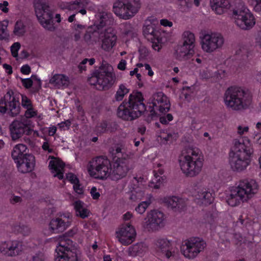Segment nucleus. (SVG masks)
<instances>
[{"mask_svg": "<svg viewBox=\"0 0 261 261\" xmlns=\"http://www.w3.org/2000/svg\"><path fill=\"white\" fill-rule=\"evenodd\" d=\"M149 107L156 114L166 113L170 108L168 98L162 92L154 94L149 99Z\"/></svg>", "mask_w": 261, "mask_h": 261, "instance_id": "18", "label": "nucleus"}, {"mask_svg": "<svg viewBox=\"0 0 261 261\" xmlns=\"http://www.w3.org/2000/svg\"><path fill=\"white\" fill-rule=\"evenodd\" d=\"M71 218L69 213L61 214L53 218L49 223V230L55 233L63 232L70 226Z\"/></svg>", "mask_w": 261, "mask_h": 261, "instance_id": "19", "label": "nucleus"}, {"mask_svg": "<svg viewBox=\"0 0 261 261\" xmlns=\"http://www.w3.org/2000/svg\"><path fill=\"white\" fill-rule=\"evenodd\" d=\"M173 120V116L171 114H168L166 116L160 117V120L161 123L166 124Z\"/></svg>", "mask_w": 261, "mask_h": 261, "instance_id": "58", "label": "nucleus"}, {"mask_svg": "<svg viewBox=\"0 0 261 261\" xmlns=\"http://www.w3.org/2000/svg\"><path fill=\"white\" fill-rule=\"evenodd\" d=\"M222 35L216 32L203 33L200 36V45L202 50L206 54H212L221 49L224 45Z\"/></svg>", "mask_w": 261, "mask_h": 261, "instance_id": "9", "label": "nucleus"}, {"mask_svg": "<svg viewBox=\"0 0 261 261\" xmlns=\"http://www.w3.org/2000/svg\"><path fill=\"white\" fill-rule=\"evenodd\" d=\"M181 44L195 48L196 37L195 34L190 31H184L181 35Z\"/></svg>", "mask_w": 261, "mask_h": 261, "instance_id": "37", "label": "nucleus"}, {"mask_svg": "<svg viewBox=\"0 0 261 261\" xmlns=\"http://www.w3.org/2000/svg\"><path fill=\"white\" fill-rule=\"evenodd\" d=\"M165 216L164 213L156 210L149 211L143 222V226L148 231L159 229L164 225Z\"/></svg>", "mask_w": 261, "mask_h": 261, "instance_id": "16", "label": "nucleus"}, {"mask_svg": "<svg viewBox=\"0 0 261 261\" xmlns=\"http://www.w3.org/2000/svg\"><path fill=\"white\" fill-rule=\"evenodd\" d=\"M140 7V0H118L114 4L113 11L120 18L127 20L137 14Z\"/></svg>", "mask_w": 261, "mask_h": 261, "instance_id": "11", "label": "nucleus"}, {"mask_svg": "<svg viewBox=\"0 0 261 261\" xmlns=\"http://www.w3.org/2000/svg\"><path fill=\"white\" fill-rule=\"evenodd\" d=\"M8 247V241L0 243V251L4 254L6 255Z\"/></svg>", "mask_w": 261, "mask_h": 261, "instance_id": "61", "label": "nucleus"}, {"mask_svg": "<svg viewBox=\"0 0 261 261\" xmlns=\"http://www.w3.org/2000/svg\"><path fill=\"white\" fill-rule=\"evenodd\" d=\"M89 3L90 0H75L73 2L66 3L64 6H61V8L71 11L75 10L82 15H85L87 12L85 8Z\"/></svg>", "mask_w": 261, "mask_h": 261, "instance_id": "29", "label": "nucleus"}, {"mask_svg": "<svg viewBox=\"0 0 261 261\" xmlns=\"http://www.w3.org/2000/svg\"><path fill=\"white\" fill-rule=\"evenodd\" d=\"M136 231L133 225L129 223L119 226L116 230L115 236L119 243L123 245H128L135 241Z\"/></svg>", "mask_w": 261, "mask_h": 261, "instance_id": "17", "label": "nucleus"}, {"mask_svg": "<svg viewBox=\"0 0 261 261\" xmlns=\"http://www.w3.org/2000/svg\"><path fill=\"white\" fill-rule=\"evenodd\" d=\"M232 18L237 27L243 31L251 30L256 23L254 14L242 0H233Z\"/></svg>", "mask_w": 261, "mask_h": 261, "instance_id": "5", "label": "nucleus"}, {"mask_svg": "<svg viewBox=\"0 0 261 261\" xmlns=\"http://www.w3.org/2000/svg\"><path fill=\"white\" fill-rule=\"evenodd\" d=\"M35 76L32 75L30 78L22 79L20 78V80L22 85L27 89L31 87L33 83V79H35Z\"/></svg>", "mask_w": 261, "mask_h": 261, "instance_id": "50", "label": "nucleus"}, {"mask_svg": "<svg viewBox=\"0 0 261 261\" xmlns=\"http://www.w3.org/2000/svg\"><path fill=\"white\" fill-rule=\"evenodd\" d=\"M27 150V147L23 144L20 143L16 145L11 152V155L14 162L20 160L28 154L25 153Z\"/></svg>", "mask_w": 261, "mask_h": 261, "instance_id": "35", "label": "nucleus"}, {"mask_svg": "<svg viewBox=\"0 0 261 261\" xmlns=\"http://www.w3.org/2000/svg\"><path fill=\"white\" fill-rule=\"evenodd\" d=\"M115 79L113 67L108 64H102L89 79V83L95 86L98 90H107L114 84Z\"/></svg>", "mask_w": 261, "mask_h": 261, "instance_id": "8", "label": "nucleus"}, {"mask_svg": "<svg viewBox=\"0 0 261 261\" xmlns=\"http://www.w3.org/2000/svg\"><path fill=\"white\" fill-rule=\"evenodd\" d=\"M127 255L133 257H143L149 252V248L147 244L143 242L137 243L130 246L127 251Z\"/></svg>", "mask_w": 261, "mask_h": 261, "instance_id": "26", "label": "nucleus"}, {"mask_svg": "<svg viewBox=\"0 0 261 261\" xmlns=\"http://www.w3.org/2000/svg\"><path fill=\"white\" fill-rule=\"evenodd\" d=\"M22 250L21 243L16 240L8 241L6 255L14 256L18 255Z\"/></svg>", "mask_w": 261, "mask_h": 261, "instance_id": "36", "label": "nucleus"}, {"mask_svg": "<svg viewBox=\"0 0 261 261\" xmlns=\"http://www.w3.org/2000/svg\"><path fill=\"white\" fill-rule=\"evenodd\" d=\"M0 112H7L12 116H15L20 113L19 98L13 92H8L0 100Z\"/></svg>", "mask_w": 261, "mask_h": 261, "instance_id": "15", "label": "nucleus"}, {"mask_svg": "<svg viewBox=\"0 0 261 261\" xmlns=\"http://www.w3.org/2000/svg\"><path fill=\"white\" fill-rule=\"evenodd\" d=\"M31 124L32 123L28 126V127H27L26 135L32 136V137L34 138L37 137L41 138L42 136L40 135L38 130L33 129L31 127Z\"/></svg>", "mask_w": 261, "mask_h": 261, "instance_id": "51", "label": "nucleus"}, {"mask_svg": "<svg viewBox=\"0 0 261 261\" xmlns=\"http://www.w3.org/2000/svg\"><path fill=\"white\" fill-rule=\"evenodd\" d=\"M27 32V27L24 22L21 20H17L14 26L13 34L17 37H22Z\"/></svg>", "mask_w": 261, "mask_h": 261, "instance_id": "39", "label": "nucleus"}, {"mask_svg": "<svg viewBox=\"0 0 261 261\" xmlns=\"http://www.w3.org/2000/svg\"><path fill=\"white\" fill-rule=\"evenodd\" d=\"M129 92V89L124 84H120L116 92L115 98L117 101L122 100L124 96Z\"/></svg>", "mask_w": 261, "mask_h": 261, "instance_id": "45", "label": "nucleus"}, {"mask_svg": "<svg viewBox=\"0 0 261 261\" xmlns=\"http://www.w3.org/2000/svg\"><path fill=\"white\" fill-rule=\"evenodd\" d=\"M249 130V127L247 125L240 124L236 127V133L238 135L242 136L247 134Z\"/></svg>", "mask_w": 261, "mask_h": 261, "instance_id": "46", "label": "nucleus"}, {"mask_svg": "<svg viewBox=\"0 0 261 261\" xmlns=\"http://www.w3.org/2000/svg\"><path fill=\"white\" fill-rule=\"evenodd\" d=\"M156 249L167 258L175 256L178 252L176 244L167 239H159L155 242Z\"/></svg>", "mask_w": 261, "mask_h": 261, "instance_id": "20", "label": "nucleus"}, {"mask_svg": "<svg viewBox=\"0 0 261 261\" xmlns=\"http://www.w3.org/2000/svg\"><path fill=\"white\" fill-rule=\"evenodd\" d=\"M97 17L99 18L98 23L97 24L98 28L110 25L113 21L112 14L105 11L99 13Z\"/></svg>", "mask_w": 261, "mask_h": 261, "instance_id": "38", "label": "nucleus"}, {"mask_svg": "<svg viewBox=\"0 0 261 261\" xmlns=\"http://www.w3.org/2000/svg\"><path fill=\"white\" fill-rule=\"evenodd\" d=\"M117 40L114 30L111 28L107 29L101 40V48L105 51H110L116 45Z\"/></svg>", "mask_w": 261, "mask_h": 261, "instance_id": "22", "label": "nucleus"}, {"mask_svg": "<svg viewBox=\"0 0 261 261\" xmlns=\"http://www.w3.org/2000/svg\"><path fill=\"white\" fill-rule=\"evenodd\" d=\"M194 54L195 48L180 44L175 48L174 55L176 60L186 61L192 58Z\"/></svg>", "mask_w": 261, "mask_h": 261, "instance_id": "24", "label": "nucleus"}, {"mask_svg": "<svg viewBox=\"0 0 261 261\" xmlns=\"http://www.w3.org/2000/svg\"><path fill=\"white\" fill-rule=\"evenodd\" d=\"M45 259L44 254L41 252L36 254L33 257V261H44Z\"/></svg>", "mask_w": 261, "mask_h": 261, "instance_id": "63", "label": "nucleus"}, {"mask_svg": "<svg viewBox=\"0 0 261 261\" xmlns=\"http://www.w3.org/2000/svg\"><path fill=\"white\" fill-rule=\"evenodd\" d=\"M31 67L28 64L23 65L20 68L21 72L24 75H28L31 72Z\"/></svg>", "mask_w": 261, "mask_h": 261, "instance_id": "62", "label": "nucleus"}, {"mask_svg": "<svg viewBox=\"0 0 261 261\" xmlns=\"http://www.w3.org/2000/svg\"><path fill=\"white\" fill-rule=\"evenodd\" d=\"M9 20L5 19L0 21V40H7L9 38V33L8 30Z\"/></svg>", "mask_w": 261, "mask_h": 261, "instance_id": "41", "label": "nucleus"}, {"mask_svg": "<svg viewBox=\"0 0 261 261\" xmlns=\"http://www.w3.org/2000/svg\"><path fill=\"white\" fill-rule=\"evenodd\" d=\"M206 247L205 242L198 237L191 238L185 241L180 247L181 254L189 259L196 258Z\"/></svg>", "mask_w": 261, "mask_h": 261, "instance_id": "13", "label": "nucleus"}, {"mask_svg": "<svg viewBox=\"0 0 261 261\" xmlns=\"http://www.w3.org/2000/svg\"><path fill=\"white\" fill-rule=\"evenodd\" d=\"M162 201L172 209L182 208L186 204V199L176 196L164 197L162 199Z\"/></svg>", "mask_w": 261, "mask_h": 261, "instance_id": "31", "label": "nucleus"}, {"mask_svg": "<svg viewBox=\"0 0 261 261\" xmlns=\"http://www.w3.org/2000/svg\"><path fill=\"white\" fill-rule=\"evenodd\" d=\"M95 33H92L91 35H86L85 39L86 42L89 44H93L97 41V39L96 37Z\"/></svg>", "mask_w": 261, "mask_h": 261, "instance_id": "54", "label": "nucleus"}, {"mask_svg": "<svg viewBox=\"0 0 261 261\" xmlns=\"http://www.w3.org/2000/svg\"><path fill=\"white\" fill-rule=\"evenodd\" d=\"M49 83L57 88H62L68 86L69 79L64 74H56L51 77Z\"/></svg>", "mask_w": 261, "mask_h": 261, "instance_id": "32", "label": "nucleus"}, {"mask_svg": "<svg viewBox=\"0 0 261 261\" xmlns=\"http://www.w3.org/2000/svg\"><path fill=\"white\" fill-rule=\"evenodd\" d=\"M178 134L173 131L161 132L156 137V140L161 145H169L176 140Z\"/></svg>", "mask_w": 261, "mask_h": 261, "instance_id": "30", "label": "nucleus"}, {"mask_svg": "<svg viewBox=\"0 0 261 261\" xmlns=\"http://www.w3.org/2000/svg\"><path fill=\"white\" fill-rule=\"evenodd\" d=\"M255 42L256 44L261 47V25L259 31L255 38Z\"/></svg>", "mask_w": 261, "mask_h": 261, "instance_id": "64", "label": "nucleus"}, {"mask_svg": "<svg viewBox=\"0 0 261 261\" xmlns=\"http://www.w3.org/2000/svg\"><path fill=\"white\" fill-rule=\"evenodd\" d=\"M66 179L72 185H75L79 181L77 176L72 173H68L66 174Z\"/></svg>", "mask_w": 261, "mask_h": 261, "instance_id": "57", "label": "nucleus"}, {"mask_svg": "<svg viewBox=\"0 0 261 261\" xmlns=\"http://www.w3.org/2000/svg\"><path fill=\"white\" fill-rule=\"evenodd\" d=\"M48 167L54 177H57L59 179L63 178L64 164L62 161L59 159L51 157Z\"/></svg>", "mask_w": 261, "mask_h": 261, "instance_id": "27", "label": "nucleus"}, {"mask_svg": "<svg viewBox=\"0 0 261 261\" xmlns=\"http://www.w3.org/2000/svg\"><path fill=\"white\" fill-rule=\"evenodd\" d=\"M153 178L149 182L148 186L152 189H158L160 188L162 184L166 179V177L163 175L164 170L161 164H156L153 167Z\"/></svg>", "mask_w": 261, "mask_h": 261, "instance_id": "25", "label": "nucleus"}, {"mask_svg": "<svg viewBox=\"0 0 261 261\" xmlns=\"http://www.w3.org/2000/svg\"><path fill=\"white\" fill-rule=\"evenodd\" d=\"M34 8L36 15L41 25L45 29L53 31L55 27L52 21L53 12L45 0H35Z\"/></svg>", "mask_w": 261, "mask_h": 261, "instance_id": "12", "label": "nucleus"}, {"mask_svg": "<svg viewBox=\"0 0 261 261\" xmlns=\"http://www.w3.org/2000/svg\"><path fill=\"white\" fill-rule=\"evenodd\" d=\"M87 170L90 175L95 178L105 179L111 177V162L106 158L93 159L89 162Z\"/></svg>", "mask_w": 261, "mask_h": 261, "instance_id": "10", "label": "nucleus"}, {"mask_svg": "<svg viewBox=\"0 0 261 261\" xmlns=\"http://www.w3.org/2000/svg\"><path fill=\"white\" fill-rule=\"evenodd\" d=\"M90 194L94 199H98L100 196V194L96 187H93L90 190Z\"/></svg>", "mask_w": 261, "mask_h": 261, "instance_id": "59", "label": "nucleus"}, {"mask_svg": "<svg viewBox=\"0 0 261 261\" xmlns=\"http://www.w3.org/2000/svg\"><path fill=\"white\" fill-rule=\"evenodd\" d=\"M55 261H80L81 253L75 243L61 236L56 248Z\"/></svg>", "mask_w": 261, "mask_h": 261, "instance_id": "7", "label": "nucleus"}, {"mask_svg": "<svg viewBox=\"0 0 261 261\" xmlns=\"http://www.w3.org/2000/svg\"><path fill=\"white\" fill-rule=\"evenodd\" d=\"M230 164L234 171H241L245 169L250 163V158L253 152L251 141L247 137L233 140Z\"/></svg>", "mask_w": 261, "mask_h": 261, "instance_id": "3", "label": "nucleus"}, {"mask_svg": "<svg viewBox=\"0 0 261 261\" xmlns=\"http://www.w3.org/2000/svg\"><path fill=\"white\" fill-rule=\"evenodd\" d=\"M84 27L82 25H77L74 32V39L76 41L79 40L81 37L82 31Z\"/></svg>", "mask_w": 261, "mask_h": 261, "instance_id": "55", "label": "nucleus"}, {"mask_svg": "<svg viewBox=\"0 0 261 261\" xmlns=\"http://www.w3.org/2000/svg\"><path fill=\"white\" fill-rule=\"evenodd\" d=\"M32 123L30 120L21 119L14 120L9 126L10 135L13 141H16L26 135L28 126Z\"/></svg>", "mask_w": 261, "mask_h": 261, "instance_id": "21", "label": "nucleus"}, {"mask_svg": "<svg viewBox=\"0 0 261 261\" xmlns=\"http://www.w3.org/2000/svg\"><path fill=\"white\" fill-rule=\"evenodd\" d=\"M73 188L75 192L79 195H83L84 193V188L80 182L73 185Z\"/></svg>", "mask_w": 261, "mask_h": 261, "instance_id": "56", "label": "nucleus"}, {"mask_svg": "<svg viewBox=\"0 0 261 261\" xmlns=\"http://www.w3.org/2000/svg\"><path fill=\"white\" fill-rule=\"evenodd\" d=\"M232 3L229 0H210V6L216 14L221 15L230 9L232 10Z\"/></svg>", "mask_w": 261, "mask_h": 261, "instance_id": "28", "label": "nucleus"}, {"mask_svg": "<svg viewBox=\"0 0 261 261\" xmlns=\"http://www.w3.org/2000/svg\"><path fill=\"white\" fill-rule=\"evenodd\" d=\"M223 101L228 109L239 111L248 108L252 104V98L251 95L242 88L231 87L225 91Z\"/></svg>", "mask_w": 261, "mask_h": 261, "instance_id": "4", "label": "nucleus"}, {"mask_svg": "<svg viewBox=\"0 0 261 261\" xmlns=\"http://www.w3.org/2000/svg\"><path fill=\"white\" fill-rule=\"evenodd\" d=\"M178 2L184 10H189L192 6L193 0H178Z\"/></svg>", "mask_w": 261, "mask_h": 261, "instance_id": "52", "label": "nucleus"}, {"mask_svg": "<svg viewBox=\"0 0 261 261\" xmlns=\"http://www.w3.org/2000/svg\"><path fill=\"white\" fill-rule=\"evenodd\" d=\"M130 162L128 154H123L122 157H118L113 163L111 178L113 180H119L124 177L132 168Z\"/></svg>", "mask_w": 261, "mask_h": 261, "instance_id": "14", "label": "nucleus"}, {"mask_svg": "<svg viewBox=\"0 0 261 261\" xmlns=\"http://www.w3.org/2000/svg\"><path fill=\"white\" fill-rule=\"evenodd\" d=\"M143 33L145 36L151 35L153 37L156 36L157 32L151 25H147L143 28Z\"/></svg>", "mask_w": 261, "mask_h": 261, "instance_id": "48", "label": "nucleus"}, {"mask_svg": "<svg viewBox=\"0 0 261 261\" xmlns=\"http://www.w3.org/2000/svg\"><path fill=\"white\" fill-rule=\"evenodd\" d=\"M24 116L25 118L23 119L30 120L31 118H34L40 121L43 119V115L39 113L34 106L25 109Z\"/></svg>", "mask_w": 261, "mask_h": 261, "instance_id": "40", "label": "nucleus"}, {"mask_svg": "<svg viewBox=\"0 0 261 261\" xmlns=\"http://www.w3.org/2000/svg\"><path fill=\"white\" fill-rule=\"evenodd\" d=\"M152 196L148 195V199L139 203L135 207V211L140 215H143L152 202Z\"/></svg>", "mask_w": 261, "mask_h": 261, "instance_id": "42", "label": "nucleus"}, {"mask_svg": "<svg viewBox=\"0 0 261 261\" xmlns=\"http://www.w3.org/2000/svg\"><path fill=\"white\" fill-rule=\"evenodd\" d=\"M194 92V87H185L182 89L181 93L179 97L181 99L189 101L191 99Z\"/></svg>", "mask_w": 261, "mask_h": 261, "instance_id": "44", "label": "nucleus"}, {"mask_svg": "<svg viewBox=\"0 0 261 261\" xmlns=\"http://www.w3.org/2000/svg\"><path fill=\"white\" fill-rule=\"evenodd\" d=\"M20 48V44L17 42H15L11 46V51L12 55L14 57H17L18 56V51Z\"/></svg>", "mask_w": 261, "mask_h": 261, "instance_id": "53", "label": "nucleus"}, {"mask_svg": "<svg viewBox=\"0 0 261 261\" xmlns=\"http://www.w3.org/2000/svg\"><path fill=\"white\" fill-rule=\"evenodd\" d=\"M73 205L77 216L85 219L89 216L90 212L83 201L76 200L73 203Z\"/></svg>", "mask_w": 261, "mask_h": 261, "instance_id": "34", "label": "nucleus"}, {"mask_svg": "<svg viewBox=\"0 0 261 261\" xmlns=\"http://www.w3.org/2000/svg\"><path fill=\"white\" fill-rule=\"evenodd\" d=\"M258 191V186L255 181H240L238 186L229 188L226 196V202L230 206H238L241 203L247 202L257 194Z\"/></svg>", "mask_w": 261, "mask_h": 261, "instance_id": "2", "label": "nucleus"}, {"mask_svg": "<svg viewBox=\"0 0 261 261\" xmlns=\"http://www.w3.org/2000/svg\"><path fill=\"white\" fill-rule=\"evenodd\" d=\"M196 197L197 203L204 205L210 204L213 200L212 194L205 188L199 189Z\"/></svg>", "mask_w": 261, "mask_h": 261, "instance_id": "33", "label": "nucleus"}, {"mask_svg": "<svg viewBox=\"0 0 261 261\" xmlns=\"http://www.w3.org/2000/svg\"><path fill=\"white\" fill-rule=\"evenodd\" d=\"M21 103L25 110L33 106L32 100L24 95H21Z\"/></svg>", "mask_w": 261, "mask_h": 261, "instance_id": "47", "label": "nucleus"}, {"mask_svg": "<svg viewBox=\"0 0 261 261\" xmlns=\"http://www.w3.org/2000/svg\"><path fill=\"white\" fill-rule=\"evenodd\" d=\"M71 124V121L69 120L62 122L58 124V126L61 129H68Z\"/></svg>", "mask_w": 261, "mask_h": 261, "instance_id": "60", "label": "nucleus"}, {"mask_svg": "<svg viewBox=\"0 0 261 261\" xmlns=\"http://www.w3.org/2000/svg\"><path fill=\"white\" fill-rule=\"evenodd\" d=\"M148 194H146L144 190L140 188H137L130 192L129 199L133 201L141 200L144 198L146 196L148 197Z\"/></svg>", "mask_w": 261, "mask_h": 261, "instance_id": "43", "label": "nucleus"}, {"mask_svg": "<svg viewBox=\"0 0 261 261\" xmlns=\"http://www.w3.org/2000/svg\"><path fill=\"white\" fill-rule=\"evenodd\" d=\"M143 101V98L141 92H136L130 94L128 102L129 109L121 105L117 110L118 117L125 120L138 118L145 109Z\"/></svg>", "mask_w": 261, "mask_h": 261, "instance_id": "6", "label": "nucleus"}, {"mask_svg": "<svg viewBox=\"0 0 261 261\" xmlns=\"http://www.w3.org/2000/svg\"><path fill=\"white\" fill-rule=\"evenodd\" d=\"M18 170L22 173L31 172L35 167V157L31 154H26L24 157L15 161Z\"/></svg>", "mask_w": 261, "mask_h": 261, "instance_id": "23", "label": "nucleus"}, {"mask_svg": "<svg viewBox=\"0 0 261 261\" xmlns=\"http://www.w3.org/2000/svg\"><path fill=\"white\" fill-rule=\"evenodd\" d=\"M178 163L181 171L186 176L194 177L201 172L204 158L198 148L189 145L182 150L178 158Z\"/></svg>", "mask_w": 261, "mask_h": 261, "instance_id": "1", "label": "nucleus"}, {"mask_svg": "<svg viewBox=\"0 0 261 261\" xmlns=\"http://www.w3.org/2000/svg\"><path fill=\"white\" fill-rule=\"evenodd\" d=\"M41 138L45 141L42 145V149L45 151H47L48 153L53 152V149L50 147L47 138L46 136H41Z\"/></svg>", "mask_w": 261, "mask_h": 261, "instance_id": "49", "label": "nucleus"}]
</instances>
